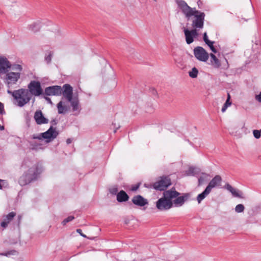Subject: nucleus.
Segmentation results:
<instances>
[{
  "label": "nucleus",
  "mask_w": 261,
  "mask_h": 261,
  "mask_svg": "<svg viewBox=\"0 0 261 261\" xmlns=\"http://www.w3.org/2000/svg\"><path fill=\"white\" fill-rule=\"evenodd\" d=\"M177 4L188 20L193 16L191 24L193 29L199 31L203 28L205 18V14L203 12L197 10L195 8H191L183 0L177 1Z\"/></svg>",
  "instance_id": "f257e3e1"
},
{
  "label": "nucleus",
  "mask_w": 261,
  "mask_h": 261,
  "mask_svg": "<svg viewBox=\"0 0 261 261\" xmlns=\"http://www.w3.org/2000/svg\"><path fill=\"white\" fill-rule=\"evenodd\" d=\"M21 170L23 171V175L19 179V184L23 186L30 183L37 179L38 175L42 171L41 166L29 160L23 161L21 165Z\"/></svg>",
  "instance_id": "f03ea898"
},
{
  "label": "nucleus",
  "mask_w": 261,
  "mask_h": 261,
  "mask_svg": "<svg viewBox=\"0 0 261 261\" xmlns=\"http://www.w3.org/2000/svg\"><path fill=\"white\" fill-rule=\"evenodd\" d=\"M7 91L12 95L13 104L17 107H23L29 103L31 99V94L27 89L20 88L14 91L8 89Z\"/></svg>",
  "instance_id": "7ed1b4c3"
},
{
  "label": "nucleus",
  "mask_w": 261,
  "mask_h": 261,
  "mask_svg": "<svg viewBox=\"0 0 261 261\" xmlns=\"http://www.w3.org/2000/svg\"><path fill=\"white\" fill-rule=\"evenodd\" d=\"M179 195V192L172 189L164 191V197L160 198L156 202V208L161 211L169 210L173 206L172 200Z\"/></svg>",
  "instance_id": "20e7f679"
},
{
  "label": "nucleus",
  "mask_w": 261,
  "mask_h": 261,
  "mask_svg": "<svg viewBox=\"0 0 261 261\" xmlns=\"http://www.w3.org/2000/svg\"><path fill=\"white\" fill-rule=\"evenodd\" d=\"M58 135V133L56 128L50 126V128L45 132L41 133L39 135L34 134L32 136L33 139L45 140L46 143H49L54 140Z\"/></svg>",
  "instance_id": "39448f33"
},
{
  "label": "nucleus",
  "mask_w": 261,
  "mask_h": 261,
  "mask_svg": "<svg viewBox=\"0 0 261 261\" xmlns=\"http://www.w3.org/2000/svg\"><path fill=\"white\" fill-rule=\"evenodd\" d=\"M27 89L31 96L33 95L37 97L43 94V90L39 81H31L28 85Z\"/></svg>",
  "instance_id": "423d86ee"
},
{
  "label": "nucleus",
  "mask_w": 261,
  "mask_h": 261,
  "mask_svg": "<svg viewBox=\"0 0 261 261\" xmlns=\"http://www.w3.org/2000/svg\"><path fill=\"white\" fill-rule=\"evenodd\" d=\"M20 78V73L18 72H10L6 74L5 78V83L7 85L8 89H10L16 85L18 81Z\"/></svg>",
  "instance_id": "0eeeda50"
},
{
  "label": "nucleus",
  "mask_w": 261,
  "mask_h": 261,
  "mask_svg": "<svg viewBox=\"0 0 261 261\" xmlns=\"http://www.w3.org/2000/svg\"><path fill=\"white\" fill-rule=\"evenodd\" d=\"M171 184V180L168 177H162L153 184V187L156 190L164 191Z\"/></svg>",
  "instance_id": "6e6552de"
},
{
  "label": "nucleus",
  "mask_w": 261,
  "mask_h": 261,
  "mask_svg": "<svg viewBox=\"0 0 261 261\" xmlns=\"http://www.w3.org/2000/svg\"><path fill=\"white\" fill-rule=\"evenodd\" d=\"M193 51L195 58L199 61L205 62L208 59L209 55L203 47L197 46Z\"/></svg>",
  "instance_id": "1a4fd4ad"
},
{
  "label": "nucleus",
  "mask_w": 261,
  "mask_h": 261,
  "mask_svg": "<svg viewBox=\"0 0 261 261\" xmlns=\"http://www.w3.org/2000/svg\"><path fill=\"white\" fill-rule=\"evenodd\" d=\"M185 36L186 42L188 44H190L194 41V39L199 36L198 31L195 29L188 30L187 28H184L183 30Z\"/></svg>",
  "instance_id": "9d476101"
},
{
  "label": "nucleus",
  "mask_w": 261,
  "mask_h": 261,
  "mask_svg": "<svg viewBox=\"0 0 261 261\" xmlns=\"http://www.w3.org/2000/svg\"><path fill=\"white\" fill-rule=\"evenodd\" d=\"M62 89L59 86H52L45 88L44 94L46 96H59L62 94Z\"/></svg>",
  "instance_id": "9b49d317"
},
{
  "label": "nucleus",
  "mask_w": 261,
  "mask_h": 261,
  "mask_svg": "<svg viewBox=\"0 0 261 261\" xmlns=\"http://www.w3.org/2000/svg\"><path fill=\"white\" fill-rule=\"evenodd\" d=\"M62 91L63 97L67 101L71 100L73 98V89L72 87L69 84H65L63 85Z\"/></svg>",
  "instance_id": "f8f14e48"
},
{
  "label": "nucleus",
  "mask_w": 261,
  "mask_h": 261,
  "mask_svg": "<svg viewBox=\"0 0 261 261\" xmlns=\"http://www.w3.org/2000/svg\"><path fill=\"white\" fill-rule=\"evenodd\" d=\"M68 101L70 103L72 111L74 113L75 115H79L82 108L78 97H74L71 100H68Z\"/></svg>",
  "instance_id": "ddd939ff"
},
{
  "label": "nucleus",
  "mask_w": 261,
  "mask_h": 261,
  "mask_svg": "<svg viewBox=\"0 0 261 261\" xmlns=\"http://www.w3.org/2000/svg\"><path fill=\"white\" fill-rule=\"evenodd\" d=\"M11 68V64L8 60L4 57H0V73H6Z\"/></svg>",
  "instance_id": "4468645a"
},
{
  "label": "nucleus",
  "mask_w": 261,
  "mask_h": 261,
  "mask_svg": "<svg viewBox=\"0 0 261 261\" xmlns=\"http://www.w3.org/2000/svg\"><path fill=\"white\" fill-rule=\"evenodd\" d=\"M34 118L36 123L39 125L46 124L48 122V120L44 117L42 112L40 110L35 112Z\"/></svg>",
  "instance_id": "2eb2a0df"
},
{
  "label": "nucleus",
  "mask_w": 261,
  "mask_h": 261,
  "mask_svg": "<svg viewBox=\"0 0 261 261\" xmlns=\"http://www.w3.org/2000/svg\"><path fill=\"white\" fill-rule=\"evenodd\" d=\"M189 195L188 194H185L184 195L181 196H177L175 197L174 199L172 200L173 206L175 207H180L182 206L185 202L188 199Z\"/></svg>",
  "instance_id": "dca6fc26"
},
{
  "label": "nucleus",
  "mask_w": 261,
  "mask_h": 261,
  "mask_svg": "<svg viewBox=\"0 0 261 261\" xmlns=\"http://www.w3.org/2000/svg\"><path fill=\"white\" fill-rule=\"evenodd\" d=\"M132 202L136 205L143 206L148 204V201L141 195H137L133 197Z\"/></svg>",
  "instance_id": "f3484780"
},
{
  "label": "nucleus",
  "mask_w": 261,
  "mask_h": 261,
  "mask_svg": "<svg viewBox=\"0 0 261 261\" xmlns=\"http://www.w3.org/2000/svg\"><path fill=\"white\" fill-rule=\"evenodd\" d=\"M221 181V178L220 176L217 175L212 179L206 188L208 189V190L211 192L213 188L218 187L220 186Z\"/></svg>",
  "instance_id": "a211bd4d"
},
{
  "label": "nucleus",
  "mask_w": 261,
  "mask_h": 261,
  "mask_svg": "<svg viewBox=\"0 0 261 261\" xmlns=\"http://www.w3.org/2000/svg\"><path fill=\"white\" fill-rule=\"evenodd\" d=\"M15 215L16 213L12 212L5 216L3 221L1 223V226L4 228H6L8 224L12 220Z\"/></svg>",
  "instance_id": "6ab92c4d"
},
{
  "label": "nucleus",
  "mask_w": 261,
  "mask_h": 261,
  "mask_svg": "<svg viewBox=\"0 0 261 261\" xmlns=\"http://www.w3.org/2000/svg\"><path fill=\"white\" fill-rule=\"evenodd\" d=\"M229 192L231 194L233 197L243 199L244 198L243 192L229 185Z\"/></svg>",
  "instance_id": "aec40b11"
},
{
  "label": "nucleus",
  "mask_w": 261,
  "mask_h": 261,
  "mask_svg": "<svg viewBox=\"0 0 261 261\" xmlns=\"http://www.w3.org/2000/svg\"><path fill=\"white\" fill-rule=\"evenodd\" d=\"M129 197L126 193L121 190L117 195V200L119 202H125L128 200Z\"/></svg>",
  "instance_id": "412c9836"
},
{
  "label": "nucleus",
  "mask_w": 261,
  "mask_h": 261,
  "mask_svg": "<svg viewBox=\"0 0 261 261\" xmlns=\"http://www.w3.org/2000/svg\"><path fill=\"white\" fill-rule=\"evenodd\" d=\"M57 108L58 113L60 114H65L68 110V107L65 104V102L63 101H60L57 104Z\"/></svg>",
  "instance_id": "4be33fe9"
},
{
  "label": "nucleus",
  "mask_w": 261,
  "mask_h": 261,
  "mask_svg": "<svg viewBox=\"0 0 261 261\" xmlns=\"http://www.w3.org/2000/svg\"><path fill=\"white\" fill-rule=\"evenodd\" d=\"M41 27V22L39 20H37L35 22H33L28 26L29 30L36 32L38 31Z\"/></svg>",
  "instance_id": "5701e85b"
},
{
  "label": "nucleus",
  "mask_w": 261,
  "mask_h": 261,
  "mask_svg": "<svg viewBox=\"0 0 261 261\" xmlns=\"http://www.w3.org/2000/svg\"><path fill=\"white\" fill-rule=\"evenodd\" d=\"M211 57V63L213 66L215 68H219L221 66V63L218 59L213 54L210 55Z\"/></svg>",
  "instance_id": "b1692460"
},
{
  "label": "nucleus",
  "mask_w": 261,
  "mask_h": 261,
  "mask_svg": "<svg viewBox=\"0 0 261 261\" xmlns=\"http://www.w3.org/2000/svg\"><path fill=\"white\" fill-rule=\"evenodd\" d=\"M210 192H211L208 190V189L205 188L203 192L199 194L197 197V200L198 203H200L201 201L210 194Z\"/></svg>",
  "instance_id": "393cba45"
},
{
  "label": "nucleus",
  "mask_w": 261,
  "mask_h": 261,
  "mask_svg": "<svg viewBox=\"0 0 261 261\" xmlns=\"http://www.w3.org/2000/svg\"><path fill=\"white\" fill-rule=\"evenodd\" d=\"M200 172L199 168L195 167H190L187 172V174L189 176H195Z\"/></svg>",
  "instance_id": "a878e982"
},
{
  "label": "nucleus",
  "mask_w": 261,
  "mask_h": 261,
  "mask_svg": "<svg viewBox=\"0 0 261 261\" xmlns=\"http://www.w3.org/2000/svg\"><path fill=\"white\" fill-rule=\"evenodd\" d=\"M208 180V175L205 173H202L201 175L198 178L199 185L203 184L206 181Z\"/></svg>",
  "instance_id": "bb28decb"
},
{
  "label": "nucleus",
  "mask_w": 261,
  "mask_h": 261,
  "mask_svg": "<svg viewBox=\"0 0 261 261\" xmlns=\"http://www.w3.org/2000/svg\"><path fill=\"white\" fill-rule=\"evenodd\" d=\"M198 73V70L195 67H194L192 69L191 71H189V74L191 77L195 78L197 76Z\"/></svg>",
  "instance_id": "cd10ccee"
},
{
  "label": "nucleus",
  "mask_w": 261,
  "mask_h": 261,
  "mask_svg": "<svg viewBox=\"0 0 261 261\" xmlns=\"http://www.w3.org/2000/svg\"><path fill=\"white\" fill-rule=\"evenodd\" d=\"M244 209L245 207L242 204H239L236 205L235 207V211L238 213H242L244 212Z\"/></svg>",
  "instance_id": "c85d7f7f"
},
{
  "label": "nucleus",
  "mask_w": 261,
  "mask_h": 261,
  "mask_svg": "<svg viewBox=\"0 0 261 261\" xmlns=\"http://www.w3.org/2000/svg\"><path fill=\"white\" fill-rule=\"evenodd\" d=\"M228 107V93H227V97L226 100L225 101V102L224 103L223 106L222 107V108L221 109V112L222 113H224L227 109Z\"/></svg>",
  "instance_id": "c756f323"
},
{
  "label": "nucleus",
  "mask_w": 261,
  "mask_h": 261,
  "mask_svg": "<svg viewBox=\"0 0 261 261\" xmlns=\"http://www.w3.org/2000/svg\"><path fill=\"white\" fill-rule=\"evenodd\" d=\"M74 219V217L72 216H70L68 217L67 218L65 219L62 222L63 225H65L69 222L71 221Z\"/></svg>",
  "instance_id": "7c9ffc66"
},
{
  "label": "nucleus",
  "mask_w": 261,
  "mask_h": 261,
  "mask_svg": "<svg viewBox=\"0 0 261 261\" xmlns=\"http://www.w3.org/2000/svg\"><path fill=\"white\" fill-rule=\"evenodd\" d=\"M254 137L256 139H259L261 136V129L260 130H254L253 131Z\"/></svg>",
  "instance_id": "2f4dec72"
},
{
  "label": "nucleus",
  "mask_w": 261,
  "mask_h": 261,
  "mask_svg": "<svg viewBox=\"0 0 261 261\" xmlns=\"http://www.w3.org/2000/svg\"><path fill=\"white\" fill-rule=\"evenodd\" d=\"M110 192L113 195H117L118 192V189L117 187L114 186L110 189Z\"/></svg>",
  "instance_id": "473e14b6"
},
{
  "label": "nucleus",
  "mask_w": 261,
  "mask_h": 261,
  "mask_svg": "<svg viewBox=\"0 0 261 261\" xmlns=\"http://www.w3.org/2000/svg\"><path fill=\"white\" fill-rule=\"evenodd\" d=\"M52 54L51 52L48 53V55H46L45 57V61L47 63H49L51 60Z\"/></svg>",
  "instance_id": "72a5a7b5"
},
{
  "label": "nucleus",
  "mask_w": 261,
  "mask_h": 261,
  "mask_svg": "<svg viewBox=\"0 0 261 261\" xmlns=\"http://www.w3.org/2000/svg\"><path fill=\"white\" fill-rule=\"evenodd\" d=\"M13 69L17 71H21L22 70V67L20 65H14L13 67Z\"/></svg>",
  "instance_id": "f704fd0d"
},
{
  "label": "nucleus",
  "mask_w": 261,
  "mask_h": 261,
  "mask_svg": "<svg viewBox=\"0 0 261 261\" xmlns=\"http://www.w3.org/2000/svg\"><path fill=\"white\" fill-rule=\"evenodd\" d=\"M255 99L261 103V92H260L258 94L255 95Z\"/></svg>",
  "instance_id": "c9c22d12"
},
{
  "label": "nucleus",
  "mask_w": 261,
  "mask_h": 261,
  "mask_svg": "<svg viewBox=\"0 0 261 261\" xmlns=\"http://www.w3.org/2000/svg\"><path fill=\"white\" fill-rule=\"evenodd\" d=\"M5 113L4 105L0 102V114Z\"/></svg>",
  "instance_id": "e433bc0d"
},
{
  "label": "nucleus",
  "mask_w": 261,
  "mask_h": 261,
  "mask_svg": "<svg viewBox=\"0 0 261 261\" xmlns=\"http://www.w3.org/2000/svg\"><path fill=\"white\" fill-rule=\"evenodd\" d=\"M5 184H7V182L6 180L0 179V189H1L3 186Z\"/></svg>",
  "instance_id": "4c0bfd02"
},
{
  "label": "nucleus",
  "mask_w": 261,
  "mask_h": 261,
  "mask_svg": "<svg viewBox=\"0 0 261 261\" xmlns=\"http://www.w3.org/2000/svg\"><path fill=\"white\" fill-rule=\"evenodd\" d=\"M203 41L205 43L206 41L208 40V36L207 35V33L206 32L204 33L203 37Z\"/></svg>",
  "instance_id": "58836bf2"
},
{
  "label": "nucleus",
  "mask_w": 261,
  "mask_h": 261,
  "mask_svg": "<svg viewBox=\"0 0 261 261\" xmlns=\"http://www.w3.org/2000/svg\"><path fill=\"white\" fill-rule=\"evenodd\" d=\"M144 186L145 187L149 188V189H150V188H153V184L145 183V184H144Z\"/></svg>",
  "instance_id": "ea45409f"
},
{
  "label": "nucleus",
  "mask_w": 261,
  "mask_h": 261,
  "mask_svg": "<svg viewBox=\"0 0 261 261\" xmlns=\"http://www.w3.org/2000/svg\"><path fill=\"white\" fill-rule=\"evenodd\" d=\"M76 232H77V233H79V234H81V236H82V237H83L84 238H86V237H86V236L85 234H83V233H82V230H81V229H77L76 230Z\"/></svg>",
  "instance_id": "a19ab883"
},
{
  "label": "nucleus",
  "mask_w": 261,
  "mask_h": 261,
  "mask_svg": "<svg viewBox=\"0 0 261 261\" xmlns=\"http://www.w3.org/2000/svg\"><path fill=\"white\" fill-rule=\"evenodd\" d=\"M139 185H135V186H133L132 188H131V190L132 191H135L136 190H138V189L139 188Z\"/></svg>",
  "instance_id": "79ce46f5"
},
{
  "label": "nucleus",
  "mask_w": 261,
  "mask_h": 261,
  "mask_svg": "<svg viewBox=\"0 0 261 261\" xmlns=\"http://www.w3.org/2000/svg\"><path fill=\"white\" fill-rule=\"evenodd\" d=\"M210 48L211 49V50L214 53H217V50L215 48V47L214 46V44H212V45H210Z\"/></svg>",
  "instance_id": "37998d69"
},
{
  "label": "nucleus",
  "mask_w": 261,
  "mask_h": 261,
  "mask_svg": "<svg viewBox=\"0 0 261 261\" xmlns=\"http://www.w3.org/2000/svg\"><path fill=\"white\" fill-rule=\"evenodd\" d=\"M205 43L208 46H210V45H212V44H214V41H210V40H208L207 41H206L205 42Z\"/></svg>",
  "instance_id": "c03bdc74"
},
{
  "label": "nucleus",
  "mask_w": 261,
  "mask_h": 261,
  "mask_svg": "<svg viewBox=\"0 0 261 261\" xmlns=\"http://www.w3.org/2000/svg\"><path fill=\"white\" fill-rule=\"evenodd\" d=\"M15 252H16L15 251H11V252H8L5 253V254H3L7 256V255H10V254H14V253H15Z\"/></svg>",
  "instance_id": "a18cd8bd"
},
{
  "label": "nucleus",
  "mask_w": 261,
  "mask_h": 261,
  "mask_svg": "<svg viewBox=\"0 0 261 261\" xmlns=\"http://www.w3.org/2000/svg\"><path fill=\"white\" fill-rule=\"evenodd\" d=\"M72 141V140L70 138H68L66 140V143L67 144H70Z\"/></svg>",
  "instance_id": "49530a36"
},
{
  "label": "nucleus",
  "mask_w": 261,
  "mask_h": 261,
  "mask_svg": "<svg viewBox=\"0 0 261 261\" xmlns=\"http://www.w3.org/2000/svg\"><path fill=\"white\" fill-rule=\"evenodd\" d=\"M151 92H152V94L154 95H156L157 94V92H156V90H155L154 89H152L151 90Z\"/></svg>",
  "instance_id": "de8ad7c7"
},
{
  "label": "nucleus",
  "mask_w": 261,
  "mask_h": 261,
  "mask_svg": "<svg viewBox=\"0 0 261 261\" xmlns=\"http://www.w3.org/2000/svg\"><path fill=\"white\" fill-rule=\"evenodd\" d=\"M45 99L49 103H52V102L51 101V99L47 97H45Z\"/></svg>",
  "instance_id": "09e8293b"
},
{
  "label": "nucleus",
  "mask_w": 261,
  "mask_h": 261,
  "mask_svg": "<svg viewBox=\"0 0 261 261\" xmlns=\"http://www.w3.org/2000/svg\"><path fill=\"white\" fill-rule=\"evenodd\" d=\"M4 129H5L4 126L3 125H1L0 124V130H3Z\"/></svg>",
  "instance_id": "8fccbe9b"
},
{
  "label": "nucleus",
  "mask_w": 261,
  "mask_h": 261,
  "mask_svg": "<svg viewBox=\"0 0 261 261\" xmlns=\"http://www.w3.org/2000/svg\"><path fill=\"white\" fill-rule=\"evenodd\" d=\"M4 1V3L6 4V5H9V3L8 2L7 0H3Z\"/></svg>",
  "instance_id": "3c124183"
},
{
  "label": "nucleus",
  "mask_w": 261,
  "mask_h": 261,
  "mask_svg": "<svg viewBox=\"0 0 261 261\" xmlns=\"http://www.w3.org/2000/svg\"><path fill=\"white\" fill-rule=\"evenodd\" d=\"M225 187L226 189H228V184H226L225 186Z\"/></svg>",
  "instance_id": "603ef678"
},
{
  "label": "nucleus",
  "mask_w": 261,
  "mask_h": 261,
  "mask_svg": "<svg viewBox=\"0 0 261 261\" xmlns=\"http://www.w3.org/2000/svg\"><path fill=\"white\" fill-rule=\"evenodd\" d=\"M231 102L229 101V107L231 106Z\"/></svg>",
  "instance_id": "864d4df0"
},
{
  "label": "nucleus",
  "mask_w": 261,
  "mask_h": 261,
  "mask_svg": "<svg viewBox=\"0 0 261 261\" xmlns=\"http://www.w3.org/2000/svg\"><path fill=\"white\" fill-rule=\"evenodd\" d=\"M116 129H115V130H114V133H116Z\"/></svg>",
  "instance_id": "5fc2aeb1"
},
{
  "label": "nucleus",
  "mask_w": 261,
  "mask_h": 261,
  "mask_svg": "<svg viewBox=\"0 0 261 261\" xmlns=\"http://www.w3.org/2000/svg\"><path fill=\"white\" fill-rule=\"evenodd\" d=\"M153 1H154V2H156L157 0H153Z\"/></svg>",
  "instance_id": "6e6d98bb"
},
{
  "label": "nucleus",
  "mask_w": 261,
  "mask_h": 261,
  "mask_svg": "<svg viewBox=\"0 0 261 261\" xmlns=\"http://www.w3.org/2000/svg\"><path fill=\"white\" fill-rule=\"evenodd\" d=\"M8 1H10V2H12V0H8Z\"/></svg>",
  "instance_id": "4d7b16f0"
}]
</instances>
